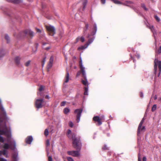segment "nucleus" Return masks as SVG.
Here are the masks:
<instances>
[{
  "instance_id": "1",
  "label": "nucleus",
  "mask_w": 161,
  "mask_h": 161,
  "mask_svg": "<svg viewBox=\"0 0 161 161\" xmlns=\"http://www.w3.org/2000/svg\"><path fill=\"white\" fill-rule=\"evenodd\" d=\"M72 139L73 141V146L77 151H68L67 153L69 155L77 157L80 155V151L81 148V144L79 140L76 137L75 135L74 134H72Z\"/></svg>"
},
{
  "instance_id": "2",
  "label": "nucleus",
  "mask_w": 161,
  "mask_h": 161,
  "mask_svg": "<svg viewBox=\"0 0 161 161\" xmlns=\"http://www.w3.org/2000/svg\"><path fill=\"white\" fill-rule=\"evenodd\" d=\"M10 142H8L9 144L8 143H5L4 144L3 147L4 149L3 151H0V156L3 153L6 157H7V150L10 148L11 150H14L16 148V143L15 141L11 137L10 138ZM0 161H7V160L3 158H0Z\"/></svg>"
},
{
  "instance_id": "3",
  "label": "nucleus",
  "mask_w": 161,
  "mask_h": 161,
  "mask_svg": "<svg viewBox=\"0 0 161 161\" xmlns=\"http://www.w3.org/2000/svg\"><path fill=\"white\" fill-rule=\"evenodd\" d=\"M154 73L156 74L157 70V67L158 66L159 69V73L158 75V76L159 77L161 72V62L160 61H159L157 59H155L154 60Z\"/></svg>"
},
{
  "instance_id": "4",
  "label": "nucleus",
  "mask_w": 161,
  "mask_h": 161,
  "mask_svg": "<svg viewBox=\"0 0 161 161\" xmlns=\"http://www.w3.org/2000/svg\"><path fill=\"white\" fill-rule=\"evenodd\" d=\"M46 28L48 33L51 36H53L55 33V30L53 26L50 25H46Z\"/></svg>"
},
{
  "instance_id": "5",
  "label": "nucleus",
  "mask_w": 161,
  "mask_h": 161,
  "mask_svg": "<svg viewBox=\"0 0 161 161\" xmlns=\"http://www.w3.org/2000/svg\"><path fill=\"white\" fill-rule=\"evenodd\" d=\"M43 100L42 99H36L35 104L36 107L38 109L42 108L43 106Z\"/></svg>"
},
{
  "instance_id": "6",
  "label": "nucleus",
  "mask_w": 161,
  "mask_h": 161,
  "mask_svg": "<svg viewBox=\"0 0 161 161\" xmlns=\"http://www.w3.org/2000/svg\"><path fill=\"white\" fill-rule=\"evenodd\" d=\"M82 109H77L75 111V113L76 114L77 122V123L79 122L80 119V117L81 115V114L82 112Z\"/></svg>"
},
{
  "instance_id": "7",
  "label": "nucleus",
  "mask_w": 161,
  "mask_h": 161,
  "mask_svg": "<svg viewBox=\"0 0 161 161\" xmlns=\"http://www.w3.org/2000/svg\"><path fill=\"white\" fill-rule=\"evenodd\" d=\"M94 38H95L93 37L92 38L89 39L88 41V42L85 45V46H86V47H85L83 46H82L80 47H79L78 48V50H79L80 49H83L86 48L89 46V45L91 44L93 42L94 39Z\"/></svg>"
},
{
  "instance_id": "8",
  "label": "nucleus",
  "mask_w": 161,
  "mask_h": 161,
  "mask_svg": "<svg viewBox=\"0 0 161 161\" xmlns=\"http://www.w3.org/2000/svg\"><path fill=\"white\" fill-rule=\"evenodd\" d=\"M24 35H25L26 34H29L31 37H32L34 36V32L30 30H25L24 31Z\"/></svg>"
},
{
  "instance_id": "9",
  "label": "nucleus",
  "mask_w": 161,
  "mask_h": 161,
  "mask_svg": "<svg viewBox=\"0 0 161 161\" xmlns=\"http://www.w3.org/2000/svg\"><path fill=\"white\" fill-rule=\"evenodd\" d=\"M93 119L94 121L97 122L99 125H101L102 124L101 119L99 118V116H95L93 118Z\"/></svg>"
},
{
  "instance_id": "10",
  "label": "nucleus",
  "mask_w": 161,
  "mask_h": 161,
  "mask_svg": "<svg viewBox=\"0 0 161 161\" xmlns=\"http://www.w3.org/2000/svg\"><path fill=\"white\" fill-rule=\"evenodd\" d=\"M33 140V138L31 136H28L25 139L26 142L29 144H31Z\"/></svg>"
},
{
  "instance_id": "11",
  "label": "nucleus",
  "mask_w": 161,
  "mask_h": 161,
  "mask_svg": "<svg viewBox=\"0 0 161 161\" xmlns=\"http://www.w3.org/2000/svg\"><path fill=\"white\" fill-rule=\"evenodd\" d=\"M80 68L81 71L82 72V74L83 75V76H84L85 79H86V71L85 70V68L83 66H82L81 67H80Z\"/></svg>"
},
{
  "instance_id": "12",
  "label": "nucleus",
  "mask_w": 161,
  "mask_h": 161,
  "mask_svg": "<svg viewBox=\"0 0 161 161\" xmlns=\"http://www.w3.org/2000/svg\"><path fill=\"white\" fill-rule=\"evenodd\" d=\"M144 118H143L142 120L141 121L140 123V124L138 126V130H137V134L138 135H139V134L140 133V128H141V127H142V124L143 123L144 121Z\"/></svg>"
},
{
  "instance_id": "13",
  "label": "nucleus",
  "mask_w": 161,
  "mask_h": 161,
  "mask_svg": "<svg viewBox=\"0 0 161 161\" xmlns=\"http://www.w3.org/2000/svg\"><path fill=\"white\" fill-rule=\"evenodd\" d=\"M8 1L14 4H19L23 2L22 0H8Z\"/></svg>"
},
{
  "instance_id": "14",
  "label": "nucleus",
  "mask_w": 161,
  "mask_h": 161,
  "mask_svg": "<svg viewBox=\"0 0 161 161\" xmlns=\"http://www.w3.org/2000/svg\"><path fill=\"white\" fill-rule=\"evenodd\" d=\"M149 28L153 32V36H154V38L155 39V35H157L156 32L154 30L153 26L152 25L151 26H150Z\"/></svg>"
},
{
  "instance_id": "15",
  "label": "nucleus",
  "mask_w": 161,
  "mask_h": 161,
  "mask_svg": "<svg viewBox=\"0 0 161 161\" xmlns=\"http://www.w3.org/2000/svg\"><path fill=\"white\" fill-rule=\"evenodd\" d=\"M5 51L3 48L0 49V58H2L5 55Z\"/></svg>"
},
{
  "instance_id": "16",
  "label": "nucleus",
  "mask_w": 161,
  "mask_h": 161,
  "mask_svg": "<svg viewBox=\"0 0 161 161\" xmlns=\"http://www.w3.org/2000/svg\"><path fill=\"white\" fill-rule=\"evenodd\" d=\"M20 58L18 56L14 58V61L16 64H19L20 63Z\"/></svg>"
},
{
  "instance_id": "17",
  "label": "nucleus",
  "mask_w": 161,
  "mask_h": 161,
  "mask_svg": "<svg viewBox=\"0 0 161 161\" xmlns=\"http://www.w3.org/2000/svg\"><path fill=\"white\" fill-rule=\"evenodd\" d=\"M0 107H1V109L3 113L5 115H6V111H5L4 108L3 107L2 105L1 104V99H0Z\"/></svg>"
},
{
  "instance_id": "18",
  "label": "nucleus",
  "mask_w": 161,
  "mask_h": 161,
  "mask_svg": "<svg viewBox=\"0 0 161 161\" xmlns=\"http://www.w3.org/2000/svg\"><path fill=\"white\" fill-rule=\"evenodd\" d=\"M132 3H133L130 1H127L124 3H122V4L126 6H129L130 5L132 4Z\"/></svg>"
},
{
  "instance_id": "19",
  "label": "nucleus",
  "mask_w": 161,
  "mask_h": 161,
  "mask_svg": "<svg viewBox=\"0 0 161 161\" xmlns=\"http://www.w3.org/2000/svg\"><path fill=\"white\" fill-rule=\"evenodd\" d=\"M87 3V0H82V5L83 6V10H84L86 6Z\"/></svg>"
},
{
  "instance_id": "20",
  "label": "nucleus",
  "mask_w": 161,
  "mask_h": 161,
  "mask_svg": "<svg viewBox=\"0 0 161 161\" xmlns=\"http://www.w3.org/2000/svg\"><path fill=\"white\" fill-rule=\"evenodd\" d=\"M67 73L65 77V82L66 83H67L69 81V74L67 70H66Z\"/></svg>"
},
{
  "instance_id": "21",
  "label": "nucleus",
  "mask_w": 161,
  "mask_h": 161,
  "mask_svg": "<svg viewBox=\"0 0 161 161\" xmlns=\"http://www.w3.org/2000/svg\"><path fill=\"white\" fill-rule=\"evenodd\" d=\"M85 92H84V95H88V86H85L84 87Z\"/></svg>"
},
{
  "instance_id": "22",
  "label": "nucleus",
  "mask_w": 161,
  "mask_h": 161,
  "mask_svg": "<svg viewBox=\"0 0 161 161\" xmlns=\"http://www.w3.org/2000/svg\"><path fill=\"white\" fill-rule=\"evenodd\" d=\"M5 38L7 41V43H8L10 41V38L7 34H5Z\"/></svg>"
},
{
  "instance_id": "23",
  "label": "nucleus",
  "mask_w": 161,
  "mask_h": 161,
  "mask_svg": "<svg viewBox=\"0 0 161 161\" xmlns=\"http://www.w3.org/2000/svg\"><path fill=\"white\" fill-rule=\"evenodd\" d=\"M112 1L113 3L116 4H122V3H121L119 1L117 0H111Z\"/></svg>"
},
{
  "instance_id": "24",
  "label": "nucleus",
  "mask_w": 161,
  "mask_h": 161,
  "mask_svg": "<svg viewBox=\"0 0 161 161\" xmlns=\"http://www.w3.org/2000/svg\"><path fill=\"white\" fill-rule=\"evenodd\" d=\"M81 82L85 86H86V85H88V81L87 80V78H86V79H85V80H81ZM88 86V85H87Z\"/></svg>"
},
{
  "instance_id": "25",
  "label": "nucleus",
  "mask_w": 161,
  "mask_h": 161,
  "mask_svg": "<svg viewBox=\"0 0 161 161\" xmlns=\"http://www.w3.org/2000/svg\"><path fill=\"white\" fill-rule=\"evenodd\" d=\"M69 109L68 108H65L64 110V112L65 114H67L69 112Z\"/></svg>"
},
{
  "instance_id": "26",
  "label": "nucleus",
  "mask_w": 161,
  "mask_h": 161,
  "mask_svg": "<svg viewBox=\"0 0 161 161\" xmlns=\"http://www.w3.org/2000/svg\"><path fill=\"white\" fill-rule=\"evenodd\" d=\"M31 63V61L30 60H28L25 63V65L26 67H28L30 65Z\"/></svg>"
},
{
  "instance_id": "27",
  "label": "nucleus",
  "mask_w": 161,
  "mask_h": 161,
  "mask_svg": "<svg viewBox=\"0 0 161 161\" xmlns=\"http://www.w3.org/2000/svg\"><path fill=\"white\" fill-rule=\"evenodd\" d=\"M88 28V24L86 23L85 24V27L84 29V33H85L86 31H87Z\"/></svg>"
},
{
  "instance_id": "28",
  "label": "nucleus",
  "mask_w": 161,
  "mask_h": 161,
  "mask_svg": "<svg viewBox=\"0 0 161 161\" xmlns=\"http://www.w3.org/2000/svg\"><path fill=\"white\" fill-rule=\"evenodd\" d=\"M71 131L69 129L68 130L67 132V135L69 137H70V135L71 134Z\"/></svg>"
},
{
  "instance_id": "29",
  "label": "nucleus",
  "mask_w": 161,
  "mask_h": 161,
  "mask_svg": "<svg viewBox=\"0 0 161 161\" xmlns=\"http://www.w3.org/2000/svg\"><path fill=\"white\" fill-rule=\"evenodd\" d=\"M157 108V105L156 104H154L153 105V106L152 107V111L153 112L154 111H155L156 109Z\"/></svg>"
},
{
  "instance_id": "30",
  "label": "nucleus",
  "mask_w": 161,
  "mask_h": 161,
  "mask_svg": "<svg viewBox=\"0 0 161 161\" xmlns=\"http://www.w3.org/2000/svg\"><path fill=\"white\" fill-rule=\"evenodd\" d=\"M48 133H49V132H48V129H46L45 130L44 132V134L46 136H47L48 135Z\"/></svg>"
},
{
  "instance_id": "31",
  "label": "nucleus",
  "mask_w": 161,
  "mask_h": 161,
  "mask_svg": "<svg viewBox=\"0 0 161 161\" xmlns=\"http://www.w3.org/2000/svg\"><path fill=\"white\" fill-rule=\"evenodd\" d=\"M53 56H51L50 58L49 63L53 64Z\"/></svg>"
},
{
  "instance_id": "32",
  "label": "nucleus",
  "mask_w": 161,
  "mask_h": 161,
  "mask_svg": "<svg viewBox=\"0 0 161 161\" xmlns=\"http://www.w3.org/2000/svg\"><path fill=\"white\" fill-rule=\"evenodd\" d=\"M66 158L68 161H74L73 158L71 157H67Z\"/></svg>"
},
{
  "instance_id": "33",
  "label": "nucleus",
  "mask_w": 161,
  "mask_h": 161,
  "mask_svg": "<svg viewBox=\"0 0 161 161\" xmlns=\"http://www.w3.org/2000/svg\"><path fill=\"white\" fill-rule=\"evenodd\" d=\"M52 65H53V64H52L51 63H49V64H48L47 66V69H50L52 67Z\"/></svg>"
},
{
  "instance_id": "34",
  "label": "nucleus",
  "mask_w": 161,
  "mask_h": 161,
  "mask_svg": "<svg viewBox=\"0 0 161 161\" xmlns=\"http://www.w3.org/2000/svg\"><path fill=\"white\" fill-rule=\"evenodd\" d=\"M141 6L145 10H147V8L146 7H145V5L143 3V4H142V5H141Z\"/></svg>"
},
{
  "instance_id": "35",
  "label": "nucleus",
  "mask_w": 161,
  "mask_h": 161,
  "mask_svg": "<svg viewBox=\"0 0 161 161\" xmlns=\"http://www.w3.org/2000/svg\"><path fill=\"white\" fill-rule=\"evenodd\" d=\"M154 17H155V19L157 21L159 22L160 21V19L157 16L155 15L154 16Z\"/></svg>"
},
{
  "instance_id": "36",
  "label": "nucleus",
  "mask_w": 161,
  "mask_h": 161,
  "mask_svg": "<svg viewBox=\"0 0 161 161\" xmlns=\"http://www.w3.org/2000/svg\"><path fill=\"white\" fill-rule=\"evenodd\" d=\"M80 67H81L82 66H83L82 65V59L81 58H80Z\"/></svg>"
},
{
  "instance_id": "37",
  "label": "nucleus",
  "mask_w": 161,
  "mask_h": 161,
  "mask_svg": "<svg viewBox=\"0 0 161 161\" xmlns=\"http://www.w3.org/2000/svg\"><path fill=\"white\" fill-rule=\"evenodd\" d=\"M46 143L47 146H49L50 145V142L49 140H47L46 141Z\"/></svg>"
},
{
  "instance_id": "38",
  "label": "nucleus",
  "mask_w": 161,
  "mask_h": 161,
  "mask_svg": "<svg viewBox=\"0 0 161 161\" xmlns=\"http://www.w3.org/2000/svg\"><path fill=\"white\" fill-rule=\"evenodd\" d=\"M37 95L38 97H43V96L41 92H39L37 93Z\"/></svg>"
},
{
  "instance_id": "39",
  "label": "nucleus",
  "mask_w": 161,
  "mask_h": 161,
  "mask_svg": "<svg viewBox=\"0 0 161 161\" xmlns=\"http://www.w3.org/2000/svg\"><path fill=\"white\" fill-rule=\"evenodd\" d=\"M45 61H46V58H44L43 59V60L42 63V66L44 64Z\"/></svg>"
},
{
  "instance_id": "40",
  "label": "nucleus",
  "mask_w": 161,
  "mask_h": 161,
  "mask_svg": "<svg viewBox=\"0 0 161 161\" xmlns=\"http://www.w3.org/2000/svg\"><path fill=\"white\" fill-rule=\"evenodd\" d=\"M69 125L71 127H72L73 125V123L72 122L70 121L69 122Z\"/></svg>"
},
{
  "instance_id": "41",
  "label": "nucleus",
  "mask_w": 161,
  "mask_h": 161,
  "mask_svg": "<svg viewBox=\"0 0 161 161\" xmlns=\"http://www.w3.org/2000/svg\"><path fill=\"white\" fill-rule=\"evenodd\" d=\"M101 3L102 4H104L106 3V0H100Z\"/></svg>"
},
{
  "instance_id": "42",
  "label": "nucleus",
  "mask_w": 161,
  "mask_h": 161,
  "mask_svg": "<svg viewBox=\"0 0 161 161\" xmlns=\"http://www.w3.org/2000/svg\"><path fill=\"white\" fill-rule=\"evenodd\" d=\"M94 28L95 30V32H94V33L93 34L94 35L96 33V31L97 30V27L96 25L95 24L94 25Z\"/></svg>"
},
{
  "instance_id": "43",
  "label": "nucleus",
  "mask_w": 161,
  "mask_h": 161,
  "mask_svg": "<svg viewBox=\"0 0 161 161\" xmlns=\"http://www.w3.org/2000/svg\"><path fill=\"white\" fill-rule=\"evenodd\" d=\"M43 86H41L39 88V90L40 91H41L43 89Z\"/></svg>"
},
{
  "instance_id": "44",
  "label": "nucleus",
  "mask_w": 161,
  "mask_h": 161,
  "mask_svg": "<svg viewBox=\"0 0 161 161\" xmlns=\"http://www.w3.org/2000/svg\"><path fill=\"white\" fill-rule=\"evenodd\" d=\"M48 161H52V158L51 156H48Z\"/></svg>"
},
{
  "instance_id": "45",
  "label": "nucleus",
  "mask_w": 161,
  "mask_h": 161,
  "mask_svg": "<svg viewBox=\"0 0 161 161\" xmlns=\"http://www.w3.org/2000/svg\"><path fill=\"white\" fill-rule=\"evenodd\" d=\"M80 39L81 42H83L85 41V39H84V37H83L82 36L80 38Z\"/></svg>"
},
{
  "instance_id": "46",
  "label": "nucleus",
  "mask_w": 161,
  "mask_h": 161,
  "mask_svg": "<svg viewBox=\"0 0 161 161\" xmlns=\"http://www.w3.org/2000/svg\"><path fill=\"white\" fill-rule=\"evenodd\" d=\"M36 30L37 31V32L38 33H41V31L40 30V29H38L37 28H36Z\"/></svg>"
},
{
  "instance_id": "47",
  "label": "nucleus",
  "mask_w": 161,
  "mask_h": 161,
  "mask_svg": "<svg viewBox=\"0 0 161 161\" xmlns=\"http://www.w3.org/2000/svg\"><path fill=\"white\" fill-rule=\"evenodd\" d=\"M103 150H107L108 149V147H107L106 145H104V147H103Z\"/></svg>"
},
{
  "instance_id": "48",
  "label": "nucleus",
  "mask_w": 161,
  "mask_h": 161,
  "mask_svg": "<svg viewBox=\"0 0 161 161\" xmlns=\"http://www.w3.org/2000/svg\"><path fill=\"white\" fill-rule=\"evenodd\" d=\"M65 103H66L65 102H63L61 103V106H64L65 105Z\"/></svg>"
},
{
  "instance_id": "49",
  "label": "nucleus",
  "mask_w": 161,
  "mask_h": 161,
  "mask_svg": "<svg viewBox=\"0 0 161 161\" xmlns=\"http://www.w3.org/2000/svg\"><path fill=\"white\" fill-rule=\"evenodd\" d=\"M145 126H143L141 129V128H140V131H144L145 130Z\"/></svg>"
},
{
  "instance_id": "50",
  "label": "nucleus",
  "mask_w": 161,
  "mask_h": 161,
  "mask_svg": "<svg viewBox=\"0 0 161 161\" xmlns=\"http://www.w3.org/2000/svg\"><path fill=\"white\" fill-rule=\"evenodd\" d=\"M80 39V37H77L76 39V42H75V43H77L78 41Z\"/></svg>"
},
{
  "instance_id": "51",
  "label": "nucleus",
  "mask_w": 161,
  "mask_h": 161,
  "mask_svg": "<svg viewBox=\"0 0 161 161\" xmlns=\"http://www.w3.org/2000/svg\"><path fill=\"white\" fill-rule=\"evenodd\" d=\"M80 73H81V72L80 71H78L77 74L76 76H79L80 75Z\"/></svg>"
},
{
  "instance_id": "52",
  "label": "nucleus",
  "mask_w": 161,
  "mask_h": 161,
  "mask_svg": "<svg viewBox=\"0 0 161 161\" xmlns=\"http://www.w3.org/2000/svg\"><path fill=\"white\" fill-rule=\"evenodd\" d=\"M17 155H13V157L16 159L17 158Z\"/></svg>"
},
{
  "instance_id": "53",
  "label": "nucleus",
  "mask_w": 161,
  "mask_h": 161,
  "mask_svg": "<svg viewBox=\"0 0 161 161\" xmlns=\"http://www.w3.org/2000/svg\"><path fill=\"white\" fill-rule=\"evenodd\" d=\"M140 97H142V98H143V93H142V92H140Z\"/></svg>"
},
{
  "instance_id": "54",
  "label": "nucleus",
  "mask_w": 161,
  "mask_h": 161,
  "mask_svg": "<svg viewBox=\"0 0 161 161\" xmlns=\"http://www.w3.org/2000/svg\"><path fill=\"white\" fill-rule=\"evenodd\" d=\"M158 52L159 53H161V46L160 47L159 49L158 50Z\"/></svg>"
},
{
  "instance_id": "55",
  "label": "nucleus",
  "mask_w": 161,
  "mask_h": 161,
  "mask_svg": "<svg viewBox=\"0 0 161 161\" xmlns=\"http://www.w3.org/2000/svg\"><path fill=\"white\" fill-rule=\"evenodd\" d=\"M143 161H146L147 159L145 157H144L143 158Z\"/></svg>"
},
{
  "instance_id": "56",
  "label": "nucleus",
  "mask_w": 161,
  "mask_h": 161,
  "mask_svg": "<svg viewBox=\"0 0 161 161\" xmlns=\"http://www.w3.org/2000/svg\"><path fill=\"white\" fill-rule=\"evenodd\" d=\"M45 98L47 99H49L50 98L49 96L48 95H47L45 96Z\"/></svg>"
},
{
  "instance_id": "57",
  "label": "nucleus",
  "mask_w": 161,
  "mask_h": 161,
  "mask_svg": "<svg viewBox=\"0 0 161 161\" xmlns=\"http://www.w3.org/2000/svg\"><path fill=\"white\" fill-rule=\"evenodd\" d=\"M138 161H141V160L139 154L138 155Z\"/></svg>"
},
{
  "instance_id": "58",
  "label": "nucleus",
  "mask_w": 161,
  "mask_h": 161,
  "mask_svg": "<svg viewBox=\"0 0 161 161\" xmlns=\"http://www.w3.org/2000/svg\"><path fill=\"white\" fill-rule=\"evenodd\" d=\"M157 96L156 95H155V96H154V99L155 100H156L157 99Z\"/></svg>"
},
{
  "instance_id": "59",
  "label": "nucleus",
  "mask_w": 161,
  "mask_h": 161,
  "mask_svg": "<svg viewBox=\"0 0 161 161\" xmlns=\"http://www.w3.org/2000/svg\"><path fill=\"white\" fill-rule=\"evenodd\" d=\"M49 154V152L48 150L47 149V155L48 156Z\"/></svg>"
},
{
  "instance_id": "60",
  "label": "nucleus",
  "mask_w": 161,
  "mask_h": 161,
  "mask_svg": "<svg viewBox=\"0 0 161 161\" xmlns=\"http://www.w3.org/2000/svg\"><path fill=\"white\" fill-rule=\"evenodd\" d=\"M50 48V47H47L45 48V49L46 50H48Z\"/></svg>"
},
{
  "instance_id": "61",
  "label": "nucleus",
  "mask_w": 161,
  "mask_h": 161,
  "mask_svg": "<svg viewBox=\"0 0 161 161\" xmlns=\"http://www.w3.org/2000/svg\"><path fill=\"white\" fill-rule=\"evenodd\" d=\"M158 100L161 102V97L158 98Z\"/></svg>"
},
{
  "instance_id": "62",
  "label": "nucleus",
  "mask_w": 161,
  "mask_h": 161,
  "mask_svg": "<svg viewBox=\"0 0 161 161\" xmlns=\"http://www.w3.org/2000/svg\"><path fill=\"white\" fill-rule=\"evenodd\" d=\"M137 57L138 58H140V55H137Z\"/></svg>"
},
{
  "instance_id": "63",
  "label": "nucleus",
  "mask_w": 161,
  "mask_h": 161,
  "mask_svg": "<svg viewBox=\"0 0 161 161\" xmlns=\"http://www.w3.org/2000/svg\"><path fill=\"white\" fill-rule=\"evenodd\" d=\"M89 36H90V35H88V36H87V37L88 38H89Z\"/></svg>"
},
{
  "instance_id": "64",
  "label": "nucleus",
  "mask_w": 161,
  "mask_h": 161,
  "mask_svg": "<svg viewBox=\"0 0 161 161\" xmlns=\"http://www.w3.org/2000/svg\"><path fill=\"white\" fill-rule=\"evenodd\" d=\"M101 118H101V119H103V118H104V116H102V117H101Z\"/></svg>"
}]
</instances>
